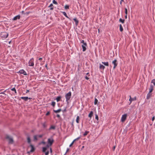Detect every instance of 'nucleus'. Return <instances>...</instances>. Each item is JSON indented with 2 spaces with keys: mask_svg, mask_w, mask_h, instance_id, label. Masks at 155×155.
Here are the masks:
<instances>
[{
  "mask_svg": "<svg viewBox=\"0 0 155 155\" xmlns=\"http://www.w3.org/2000/svg\"><path fill=\"white\" fill-rule=\"evenodd\" d=\"M115 148V146H114V147H113V148H114V150Z\"/></svg>",
  "mask_w": 155,
  "mask_h": 155,
  "instance_id": "obj_56",
  "label": "nucleus"
},
{
  "mask_svg": "<svg viewBox=\"0 0 155 155\" xmlns=\"http://www.w3.org/2000/svg\"><path fill=\"white\" fill-rule=\"evenodd\" d=\"M97 102H98V100H97V99L95 98V99L94 102V104L95 105L96 104H97Z\"/></svg>",
  "mask_w": 155,
  "mask_h": 155,
  "instance_id": "obj_31",
  "label": "nucleus"
},
{
  "mask_svg": "<svg viewBox=\"0 0 155 155\" xmlns=\"http://www.w3.org/2000/svg\"><path fill=\"white\" fill-rule=\"evenodd\" d=\"M49 151H48L45 153V155H48L49 154Z\"/></svg>",
  "mask_w": 155,
  "mask_h": 155,
  "instance_id": "obj_43",
  "label": "nucleus"
},
{
  "mask_svg": "<svg viewBox=\"0 0 155 155\" xmlns=\"http://www.w3.org/2000/svg\"><path fill=\"white\" fill-rule=\"evenodd\" d=\"M120 30L121 32L123 30V27L121 24L120 25Z\"/></svg>",
  "mask_w": 155,
  "mask_h": 155,
  "instance_id": "obj_26",
  "label": "nucleus"
},
{
  "mask_svg": "<svg viewBox=\"0 0 155 155\" xmlns=\"http://www.w3.org/2000/svg\"><path fill=\"white\" fill-rule=\"evenodd\" d=\"M152 94L151 93L149 92L147 96V99H149L151 96Z\"/></svg>",
  "mask_w": 155,
  "mask_h": 155,
  "instance_id": "obj_17",
  "label": "nucleus"
},
{
  "mask_svg": "<svg viewBox=\"0 0 155 155\" xmlns=\"http://www.w3.org/2000/svg\"><path fill=\"white\" fill-rule=\"evenodd\" d=\"M66 107L63 110V112H66Z\"/></svg>",
  "mask_w": 155,
  "mask_h": 155,
  "instance_id": "obj_47",
  "label": "nucleus"
},
{
  "mask_svg": "<svg viewBox=\"0 0 155 155\" xmlns=\"http://www.w3.org/2000/svg\"><path fill=\"white\" fill-rule=\"evenodd\" d=\"M93 115V112L92 111H91L89 114H88V116L90 118V120L91 119V117Z\"/></svg>",
  "mask_w": 155,
  "mask_h": 155,
  "instance_id": "obj_13",
  "label": "nucleus"
},
{
  "mask_svg": "<svg viewBox=\"0 0 155 155\" xmlns=\"http://www.w3.org/2000/svg\"><path fill=\"white\" fill-rule=\"evenodd\" d=\"M45 67H47V64H46L45 65Z\"/></svg>",
  "mask_w": 155,
  "mask_h": 155,
  "instance_id": "obj_57",
  "label": "nucleus"
},
{
  "mask_svg": "<svg viewBox=\"0 0 155 155\" xmlns=\"http://www.w3.org/2000/svg\"><path fill=\"white\" fill-rule=\"evenodd\" d=\"M71 96V93L70 91L69 92L65 95V97L66 99V101L67 103L68 102V101L70 100Z\"/></svg>",
  "mask_w": 155,
  "mask_h": 155,
  "instance_id": "obj_1",
  "label": "nucleus"
},
{
  "mask_svg": "<svg viewBox=\"0 0 155 155\" xmlns=\"http://www.w3.org/2000/svg\"><path fill=\"white\" fill-rule=\"evenodd\" d=\"M41 143L43 144H45V142H44V141H42L41 142Z\"/></svg>",
  "mask_w": 155,
  "mask_h": 155,
  "instance_id": "obj_48",
  "label": "nucleus"
},
{
  "mask_svg": "<svg viewBox=\"0 0 155 155\" xmlns=\"http://www.w3.org/2000/svg\"><path fill=\"white\" fill-rule=\"evenodd\" d=\"M95 119H97V120H98V117L97 114L95 115Z\"/></svg>",
  "mask_w": 155,
  "mask_h": 155,
  "instance_id": "obj_41",
  "label": "nucleus"
},
{
  "mask_svg": "<svg viewBox=\"0 0 155 155\" xmlns=\"http://www.w3.org/2000/svg\"><path fill=\"white\" fill-rule=\"evenodd\" d=\"M50 151L51 153L52 152V149L51 148H50Z\"/></svg>",
  "mask_w": 155,
  "mask_h": 155,
  "instance_id": "obj_52",
  "label": "nucleus"
},
{
  "mask_svg": "<svg viewBox=\"0 0 155 155\" xmlns=\"http://www.w3.org/2000/svg\"><path fill=\"white\" fill-rule=\"evenodd\" d=\"M155 117L154 116H153L152 118V120L153 121H154V119H155Z\"/></svg>",
  "mask_w": 155,
  "mask_h": 155,
  "instance_id": "obj_42",
  "label": "nucleus"
},
{
  "mask_svg": "<svg viewBox=\"0 0 155 155\" xmlns=\"http://www.w3.org/2000/svg\"><path fill=\"white\" fill-rule=\"evenodd\" d=\"M55 104V102H54V101L52 102L51 103V105L53 106V107L54 106Z\"/></svg>",
  "mask_w": 155,
  "mask_h": 155,
  "instance_id": "obj_37",
  "label": "nucleus"
},
{
  "mask_svg": "<svg viewBox=\"0 0 155 155\" xmlns=\"http://www.w3.org/2000/svg\"><path fill=\"white\" fill-rule=\"evenodd\" d=\"M62 14L64 15L66 18H69L68 16L66 13L65 12H61Z\"/></svg>",
  "mask_w": 155,
  "mask_h": 155,
  "instance_id": "obj_24",
  "label": "nucleus"
},
{
  "mask_svg": "<svg viewBox=\"0 0 155 155\" xmlns=\"http://www.w3.org/2000/svg\"><path fill=\"white\" fill-rule=\"evenodd\" d=\"M57 116L58 117H60V115L59 114H57Z\"/></svg>",
  "mask_w": 155,
  "mask_h": 155,
  "instance_id": "obj_51",
  "label": "nucleus"
},
{
  "mask_svg": "<svg viewBox=\"0 0 155 155\" xmlns=\"http://www.w3.org/2000/svg\"><path fill=\"white\" fill-rule=\"evenodd\" d=\"M49 146H50L49 145V144H48V145H47L46 147H49Z\"/></svg>",
  "mask_w": 155,
  "mask_h": 155,
  "instance_id": "obj_54",
  "label": "nucleus"
},
{
  "mask_svg": "<svg viewBox=\"0 0 155 155\" xmlns=\"http://www.w3.org/2000/svg\"><path fill=\"white\" fill-rule=\"evenodd\" d=\"M153 86L152 85H151L150 86V87L149 88V92L151 93L153 91Z\"/></svg>",
  "mask_w": 155,
  "mask_h": 155,
  "instance_id": "obj_12",
  "label": "nucleus"
},
{
  "mask_svg": "<svg viewBox=\"0 0 155 155\" xmlns=\"http://www.w3.org/2000/svg\"><path fill=\"white\" fill-rule=\"evenodd\" d=\"M47 150V148L46 147H44L43 148V151L45 152Z\"/></svg>",
  "mask_w": 155,
  "mask_h": 155,
  "instance_id": "obj_35",
  "label": "nucleus"
},
{
  "mask_svg": "<svg viewBox=\"0 0 155 155\" xmlns=\"http://www.w3.org/2000/svg\"><path fill=\"white\" fill-rule=\"evenodd\" d=\"M53 6V5L52 4H50V5L49 6V7H51V8H50V10H52L54 8L53 7H52Z\"/></svg>",
  "mask_w": 155,
  "mask_h": 155,
  "instance_id": "obj_25",
  "label": "nucleus"
},
{
  "mask_svg": "<svg viewBox=\"0 0 155 155\" xmlns=\"http://www.w3.org/2000/svg\"><path fill=\"white\" fill-rule=\"evenodd\" d=\"M89 133V132L88 131H86L84 133L83 135L84 136H86L87 134H88V133Z\"/></svg>",
  "mask_w": 155,
  "mask_h": 155,
  "instance_id": "obj_34",
  "label": "nucleus"
},
{
  "mask_svg": "<svg viewBox=\"0 0 155 155\" xmlns=\"http://www.w3.org/2000/svg\"><path fill=\"white\" fill-rule=\"evenodd\" d=\"M29 90H26V93H28V92H29Z\"/></svg>",
  "mask_w": 155,
  "mask_h": 155,
  "instance_id": "obj_50",
  "label": "nucleus"
},
{
  "mask_svg": "<svg viewBox=\"0 0 155 155\" xmlns=\"http://www.w3.org/2000/svg\"><path fill=\"white\" fill-rule=\"evenodd\" d=\"M54 141V140L53 138H48V143L50 146H51L52 145Z\"/></svg>",
  "mask_w": 155,
  "mask_h": 155,
  "instance_id": "obj_6",
  "label": "nucleus"
},
{
  "mask_svg": "<svg viewBox=\"0 0 155 155\" xmlns=\"http://www.w3.org/2000/svg\"><path fill=\"white\" fill-rule=\"evenodd\" d=\"M37 135L38 136V137L41 138L43 136V135L41 134V135Z\"/></svg>",
  "mask_w": 155,
  "mask_h": 155,
  "instance_id": "obj_39",
  "label": "nucleus"
},
{
  "mask_svg": "<svg viewBox=\"0 0 155 155\" xmlns=\"http://www.w3.org/2000/svg\"><path fill=\"white\" fill-rule=\"evenodd\" d=\"M61 111V110L60 109H58V110H54V112L55 113H58L60 112Z\"/></svg>",
  "mask_w": 155,
  "mask_h": 155,
  "instance_id": "obj_21",
  "label": "nucleus"
},
{
  "mask_svg": "<svg viewBox=\"0 0 155 155\" xmlns=\"http://www.w3.org/2000/svg\"><path fill=\"white\" fill-rule=\"evenodd\" d=\"M20 18V15H18L15 17L13 18V20H16L17 19H19Z\"/></svg>",
  "mask_w": 155,
  "mask_h": 155,
  "instance_id": "obj_15",
  "label": "nucleus"
},
{
  "mask_svg": "<svg viewBox=\"0 0 155 155\" xmlns=\"http://www.w3.org/2000/svg\"><path fill=\"white\" fill-rule=\"evenodd\" d=\"M68 150H67V151H68Z\"/></svg>",
  "mask_w": 155,
  "mask_h": 155,
  "instance_id": "obj_62",
  "label": "nucleus"
},
{
  "mask_svg": "<svg viewBox=\"0 0 155 155\" xmlns=\"http://www.w3.org/2000/svg\"><path fill=\"white\" fill-rule=\"evenodd\" d=\"M81 43H83V44L81 46L83 48V51H84L86 50V47L87 46V43L84 42V41L82 40L81 41Z\"/></svg>",
  "mask_w": 155,
  "mask_h": 155,
  "instance_id": "obj_2",
  "label": "nucleus"
},
{
  "mask_svg": "<svg viewBox=\"0 0 155 155\" xmlns=\"http://www.w3.org/2000/svg\"><path fill=\"white\" fill-rule=\"evenodd\" d=\"M117 61L116 59H114L112 62V64L114 65L113 67L114 69H115L117 66Z\"/></svg>",
  "mask_w": 155,
  "mask_h": 155,
  "instance_id": "obj_8",
  "label": "nucleus"
},
{
  "mask_svg": "<svg viewBox=\"0 0 155 155\" xmlns=\"http://www.w3.org/2000/svg\"><path fill=\"white\" fill-rule=\"evenodd\" d=\"M151 83H153L155 86V79H153L151 81Z\"/></svg>",
  "mask_w": 155,
  "mask_h": 155,
  "instance_id": "obj_36",
  "label": "nucleus"
},
{
  "mask_svg": "<svg viewBox=\"0 0 155 155\" xmlns=\"http://www.w3.org/2000/svg\"><path fill=\"white\" fill-rule=\"evenodd\" d=\"M55 127L54 126H51L50 128V129H55Z\"/></svg>",
  "mask_w": 155,
  "mask_h": 155,
  "instance_id": "obj_32",
  "label": "nucleus"
},
{
  "mask_svg": "<svg viewBox=\"0 0 155 155\" xmlns=\"http://www.w3.org/2000/svg\"><path fill=\"white\" fill-rule=\"evenodd\" d=\"M53 3L57 5L58 3L55 0H53Z\"/></svg>",
  "mask_w": 155,
  "mask_h": 155,
  "instance_id": "obj_38",
  "label": "nucleus"
},
{
  "mask_svg": "<svg viewBox=\"0 0 155 155\" xmlns=\"http://www.w3.org/2000/svg\"><path fill=\"white\" fill-rule=\"evenodd\" d=\"M89 74V73H87V74H87H87Z\"/></svg>",
  "mask_w": 155,
  "mask_h": 155,
  "instance_id": "obj_59",
  "label": "nucleus"
},
{
  "mask_svg": "<svg viewBox=\"0 0 155 155\" xmlns=\"http://www.w3.org/2000/svg\"><path fill=\"white\" fill-rule=\"evenodd\" d=\"M136 100V97H134V98H132L131 96H130V99L129 101H130V104L133 101H135Z\"/></svg>",
  "mask_w": 155,
  "mask_h": 155,
  "instance_id": "obj_11",
  "label": "nucleus"
},
{
  "mask_svg": "<svg viewBox=\"0 0 155 155\" xmlns=\"http://www.w3.org/2000/svg\"><path fill=\"white\" fill-rule=\"evenodd\" d=\"M74 20L75 22V24L76 25H77L78 23V21L76 18H74L73 19Z\"/></svg>",
  "mask_w": 155,
  "mask_h": 155,
  "instance_id": "obj_18",
  "label": "nucleus"
},
{
  "mask_svg": "<svg viewBox=\"0 0 155 155\" xmlns=\"http://www.w3.org/2000/svg\"><path fill=\"white\" fill-rule=\"evenodd\" d=\"M49 114H50V112H47L46 113V116H48V115Z\"/></svg>",
  "mask_w": 155,
  "mask_h": 155,
  "instance_id": "obj_44",
  "label": "nucleus"
},
{
  "mask_svg": "<svg viewBox=\"0 0 155 155\" xmlns=\"http://www.w3.org/2000/svg\"><path fill=\"white\" fill-rule=\"evenodd\" d=\"M100 66H99V68L101 70H102L103 71H104V69L105 68V67L103 65L101 64H100Z\"/></svg>",
  "mask_w": 155,
  "mask_h": 155,
  "instance_id": "obj_16",
  "label": "nucleus"
},
{
  "mask_svg": "<svg viewBox=\"0 0 155 155\" xmlns=\"http://www.w3.org/2000/svg\"><path fill=\"white\" fill-rule=\"evenodd\" d=\"M125 13L126 15H127V8H125Z\"/></svg>",
  "mask_w": 155,
  "mask_h": 155,
  "instance_id": "obj_40",
  "label": "nucleus"
},
{
  "mask_svg": "<svg viewBox=\"0 0 155 155\" xmlns=\"http://www.w3.org/2000/svg\"><path fill=\"white\" fill-rule=\"evenodd\" d=\"M127 117V114H125L123 115L121 118V121L123 122L125 121L126 120Z\"/></svg>",
  "mask_w": 155,
  "mask_h": 155,
  "instance_id": "obj_7",
  "label": "nucleus"
},
{
  "mask_svg": "<svg viewBox=\"0 0 155 155\" xmlns=\"http://www.w3.org/2000/svg\"><path fill=\"white\" fill-rule=\"evenodd\" d=\"M2 90H0V91H2Z\"/></svg>",
  "mask_w": 155,
  "mask_h": 155,
  "instance_id": "obj_61",
  "label": "nucleus"
},
{
  "mask_svg": "<svg viewBox=\"0 0 155 155\" xmlns=\"http://www.w3.org/2000/svg\"><path fill=\"white\" fill-rule=\"evenodd\" d=\"M27 142H28V143L30 144H30H31V139L30 138V137H27Z\"/></svg>",
  "mask_w": 155,
  "mask_h": 155,
  "instance_id": "obj_22",
  "label": "nucleus"
},
{
  "mask_svg": "<svg viewBox=\"0 0 155 155\" xmlns=\"http://www.w3.org/2000/svg\"><path fill=\"white\" fill-rule=\"evenodd\" d=\"M124 21L125 20L124 19H123L121 18L119 19V21L121 22L122 23H124Z\"/></svg>",
  "mask_w": 155,
  "mask_h": 155,
  "instance_id": "obj_28",
  "label": "nucleus"
},
{
  "mask_svg": "<svg viewBox=\"0 0 155 155\" xmlns=\"http://www.w3.org/2000/svg\"><path fill=\"white\" fill-rule=\"evenodd\" d=\"M34 59L32 58H31L28 62V65L29 66H33L34 65Z\"/></svg>",
  "mask_w": 155,
  "mask_h": 155,
  "instance_id": "obj_5",
  "label": "nucleus"
},
{
  "mask_svg": "<svg viewBox=\"0 0 155 155\" xmlns=\"http://www.w3.org/2000/svg\"><path fill=\"white\" fill-rule=\"evenodd\" d=\"M102 63L103 64H104V65L106 66H109V63L108 62H102Z\"/></svg>",
  "mask_w": 155,
  "mask_h": 155,
  "instance_id": "obj_19",
  "label": "nucleus"
},
{
  "mask_svg": "<svg viewBox=\"0 0 155 155\" xmlns=\"http://www.w3.org/2000/svg\"><path fill=\"white\" fill-rule=\"evenodd\" d=\"M42 58H39V60L40 61H41L42 60Z\"/></svg>",
  "mask_w": 155,
  "mask_h": 155,
  "instance_id": "obj_49",
  "label": "nucleus"
},
{
  "mask_svg": "<svg viewBox=\"0 0 155 155\" xmlns=\"http://www.w3.org/2000/svg\"><path fill=\"white\" fill-rule=\"evenodd\" d=\"M21 98L24 100V101H27L28 99H31V98H28V97H21Z\"/></svg>",
  "mask_w": 155,
  "mask_h": 155,
  "instance_id": "obj_14",
  "label": "nucleus"
},
{
  "mask_svg": "<svg viewBox=\"0 0 155 155\" xmlns=\"http://www.w3.org/2000/svg\"><path fill=\"white\" fill-rule=\"evenodd\" d=\"M30 146L31 148V150L30 151V152H34L35 150V148L34 147V146L31 144H30Z\"/></svg>",
  "mask_w": 155,
  "mask_h": 155,
  "instance_id": "obj_9",
  "label": "nucleus"
},
{
  "mask_svg": "<svg viewBox=\"0 0 155 155\" xmlns=\"http://www.w3.org/2000/svg\"><path fill=\"white\" fill-rule=\"evenodd\" d=\"M122 1H124V0H121V2H120V4H122Z\"/></svg>",
  "mask_w": 155,
  "mask_h": 155,
  "instance_id": "obj_53",
  "label": "nucleus"
},
{
  "mask_svg": "<svg viewBox=\"0 0 155 155\" xmlns=\"http://www.w3.org/2000/svg\"><path fill=\"white\" fill-rule=\"evenodd\" d=\"M64 8L66 9H68L69 8V6L68 5H65L64 6Z\"/></svg>",
  "mask_w": 155,
  "mask_h": 155,
  "instance_id": "obj_33",
  "label": "nucleus"
},
{
  "mask_svg": "<svg viewBox=\"0 0 155 155\" xmlns=\"http://www.w3.org/2000/svg\"><path fill=\"white\" fill-rule=\"evenodd\" d=\"M19 72L21 74H23L24 75H27V74H26V72L23 69L20 70L19 71Z\"/></svg>",
  "mask_w": 155,
  "mask_h": 155,
  "instance_id": "obj_10",
  "label": "nucleus"
},
{
  "mask_svg": "<svg viewBox=\"0 0 155 155\" xmlns=\"http://www.w3.org/2000/svg\"><path fill=\"white\" fill-rule=\"evenodd\" d=\"M0 94H5V95H6V94H5V93L4 92H1L0 93Z\"/></svg>",
  "mask_w": 155,
  "mask_h": 155,
  "instance_id": "obj_46",
  "label": "nucleus"
},
{
  "mask_svg": "<svg viewBox=\"0 0 155 155\" xmlns=\"http://www.w3.org/2000/svg\"><path fill=\"white\" fill-rule=\"evenodd\" d=\"M85 78L86 79V80H88L89 79V78H88L87 76H86L85 77Z\"/></svg>",
  "mask_w": 155,
  "mask_h": 155,
  "instance_id": "obj_45",
  "label": "nucleus"
},
{
  "mask_svg": "<svg viewBox=\"0 0 155 155\" xmlns=\"http://www.w3.org/2000/svg\"><path fill=\"white\" fill-rule=\"evenodd\" d=\"M6 139L8 141V143L10 144H12L13 143V140L12 138L9 136H7L6 137Z\"/></svg>",
  "mask_w": 155,
  "mask_h": 155,
  "instance_id": "obj_3",
  "label": "nucleus"
},
{
  "mask_svg": "<svg viewBox=\"0 0 155 155\" xmlns=\"http://www.w3.org/2000/svg\"><path fill=\"white\" fill-rule=\"evenodd\" d=\"M6 90H5L4 92L5 93V92H6Z\"/></svg>",
  "mask_w": 155,
  "mask_h": 155,
  "instance_id": "obj_60",
  "label": "nucleus"
},
{
  "mask_svg": "<svg viewBox=\"0 0 155 155\" xmlns=\"http://www.w3.org/2000/svg\"><path fill=\"white\" fill-rule=\"evenodd\" d=\"M125 18H127V15H126L125 16Z\"/></svg>",
  "mask_w": 155,
  "mask_h": 155,
  "instance_id": "obj_55",
  "label": "nucleus"
},
{
  "mask_svg": "<svg viewBox=\"0 0 155 155\" xmlns=\"http://www.w3.org/2000/svg\"><path fill=\"white\" fill-rule=\"evenodd\" d=\"M8 35V34L6 32H2L1 33V36L2 38H6Z\"/></svg>",
  "mask_w": 155,
  "mask_h": 155,
  "instance_id": "obj_4",
  "label": "nucleus"
},
{
  "mask_svg": "<svg viewBox=\"0 0 155 155\" xmlns=\"http://www.w3.org/2000/svg\"><path fill=\"white\" fill-rule=\"evenodd\" d=\"M38 136L37 135H35L34 136V140L37 141L38 140Z\"/></svg>",
  "mask_w": 155,
  "mask_h": 155,
  "instance_id": "obj_20",
  "label": "nucleus"
},
{
  "mask_svg": "<svg viewBox=\"0 0 155 155\" xmlns=\"http://www.w3.org/2000/svg\"><path fill=\"white\" fill-rule=\"evenodd\" d=\"M11 90L12 91H14L15 92V93L16 94H17V91H16V89H15V87L14 88H12Z\"/></svg>",
  "mask_w": 155,
  "mask_h": 155,
  "instance_id": "obj_29",
  "label": "nucleus"
},
{
  "mask_svg": "<svg viewBox=\"0 0 155 155\" xmlns=\"http://www.w3.org/2000/svg\"><path fill=\"white\" fill-rule=\"evenodd\" d=\"M61 96H58V97L56 99V101H57V102H58L59 101H60L61 98Z\"/></svg>",
  "mask_w": 155,
  "mask_h": 155,
  "instance_id": "obj_23",
  "label": "nucleus"
},
{
  "mask_svg": "<svg viewBox=\"0 0 155 155\" xmlns=\"http://www.w3.org/2000/svg\"><path fill=\"white\" fill-rule=\"evenodd\" d=\"M76 139H74L71 143L69 147H71L73 145L74 142L76 140Z\"/></svg>",
  "mask_w": 155,
  "mask_h": 155,
  "instance_id": "obj_30",
  "label": "nucleus"
},
{
  "mask_svg": "<svg viewBox=\"0 0 155 155\" xmlns=\"http://www.w3.org/2000/svg\"><path fill=\"white\" fill-rule=\"evenodd\" d=\"M79 116H78L77 117L76 119V122L77 123H79Z\"/></svg>",
  "mask_w": 155,
  "mask_h": 155,
  "instance_id": "obj_27",
  "label": "nucleus"
},
{
  "mask_svg": "<svg viewBox=\"0 0 155 155\" xmlns=\"http://www.w3.org/2000/svg\"><path fill=\"white\" fill-rule=\"evenodd\" d=\"M11 42V41H10L9 42V44H10Z\"/></svg>",
  "mask_w": 155,
  "mask_h": 155,
  "instance_id": "obj_58",
  "label": "nucleus"
}]
</instances>
